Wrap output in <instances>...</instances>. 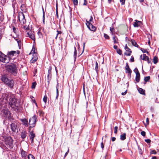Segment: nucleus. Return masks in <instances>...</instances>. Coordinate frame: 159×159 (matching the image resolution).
<instances>
[{
	"mask_svg": "<svg viewBox=\"0 0 159 159\" xmlns=\"http://www.w3.org/2000/svg\"><path fill=\"white\" fill-rule=\"evenodd\" d=\"M150 79V76H146L144 77V84H145L147 82L149 81Z\"/></svg>",
	"mask_w": 159,
	"mask_h": 159,
	"instance_id": "c85d7f7f",
	"label": "nucleus"
},
{
	"mask_svg": "<svg viewBox=\"0 0 159 159\" xmlns=\"http://www.w3.org/2000/svg\"><path fill=\"white\" fill-rule=\"evenodd\" d=\"M37 72V69L36 68H35L34 69L33 72L35 75Z\"/></svg>",
	"mask_w": 159,
	"mask_h": 159,
	"instance_id": "6e6d98bb",
	"label": "nucleus"
},
{
	"mask_svg": "<svg viewBox=\"0 0 159 159\" xmlns=\"http://www.w3.org/2000/svg\"><path fill=\"white\" fill-rule=\"evenodd\" d=\"M10 59L9 57L4 55L0 51V61L7 63L9 62Z\"/></svg>",
	"mask_w": 159,
	"mask_h": 159,
	"instance_id": "39448f33",
	"label": "nucleus"
},
{
	"mask_svg": "<svg viewBox=\"0 0 159 159\" xmlns=\"http://www.w3.org/2000/svg\"><path fill=\"white\" fill-rule=\"evenodd\" d=\"M38 34L39 36H42V33L40 31V30H39L38 32Z\"/></svg>",
	"mask_w": 159,
	"mask_h": 159,
	"instance_id": "e2e57ef3",
	"label": "nucleus"
},
{
	"mask_svg": "<svg viewBox=\"0 0 159 159\" xmlns=\"http://www.w3.org/2000/svg\"><path fill=\"white\" fill-rule=\"evenodd\" d=\"M20 120L22 123V124L26 126H28L29 125L28 120L24 118L20 119Z\"/></svg>",
	"mask_w": 159,
	"mask_h": 159,
	"instance_id": "2eb2a0df",
	"label": "nucleus"
},
{
	"mask_svg": "<svg viewBox=\"0 0 159 159\" xmlns=\"http://www.w3.org/2000/svg\"><path fill=\"white\" fill-rule=\"evenodd\" d=\"M126 134L125 133L121 134L120 136V139L121 140H124L126 139Z\"/></svg>",
	"mask_w": 159,
	"mask_h": 159,
	"instance_id": "b1692460",
	"label": "nucleus"
},
{
	"mask_svg": "<svg viewBox=\"0 0 159 159\" xmlns=\"http://www.w3.org/2000/svg\"><path fill=\"white\" fill-rule=\"evenodd\" d=\"M113 42L114 44L118 43V39L116 36H115L113 37Z\"/></svg>",
	"mask_w": 159,
	"mask_h": 159,
	"instance_id": "7c9ffc66",
	"label": "nucleus"
},
{
	"mask_svg": "<svg viewBox=\"0 0 159 159\" xmlns=\"http://www.w3.org/2000/svg\"><path fill=\"white\" fill-rule=\"evenodd\" d=\"M28 159H34V156L31 154H29L28 156Z\"/></svg>",
	"mask_w": 159,
	"mask_h": 159,
	"instance_id": "f704fd0d",
	"label": "nucleus"
},
{
	"mask_svg": "<svg viewBox=\"0 0 159 159\" xmlns=\"http://www.w3.org/2000/svg\"><path fill=\"white\" fill-rule=\"evenodd\" d=\"M37 121V117L35 115L30 118L29 119V124L30 125L29 128H31L34 127L36 125Z\"/></svg>",
	"mask_w": 159,
	"mask_h": 159,
	"instance_id": "423d86ee",
	"label": "nucleus"
},
{
	"mask_svg": "<svg viewBox=\"0 0 159 159\" xmlns=\"http://www.w3.org/2000/svg\"><path fill=\"white\" fill-rule=\"evenodd\" d=\"M12 7L14 10V12L15 10H17L18 8V5L16 1H13L12 2Z\"/></svg>",
	"mask_w": 159,
	"mask_h": 159,
	"instance_id": "dca6fc26",
	"label": "nucleus"
},
{
	"mask_svg": "<svg viewBox=\"0 0 159 159\" xmlns=\"http://www.w3.org/2000/svg\"><path fill=\"white\" fill-rule=\"evenodd\" d=\"M2 30L1 29H0V40L2 38Z\"/></svg>",
	"mask_w": 159,
	"mask_h": 159,
	"instance_id": "4d7b16f0",
	"label": "nucleus"
},
{
	"mask_svg": "<svg viewBox=\"0 0 159 159\" xmlns=\"http://www.w3.org/2000/svg\"><path fill=\"white\" fill-rule=\"evenodd\" d=\"M3 138L4 139L5 144L7 146L11 149L13 147V140L11 137L3 136Z\"/></svg>",
	"mask_w": 159,
	"mask_h": 159,
	"instance_id": "20e7f679",
	"label": "nucleus"
},
{
	"mask_svg": "<svg viewBox=\"0 0 159 159\" xmlns=\"http://www.w3.org/2000/svg\"><path fill=\"white\" fill-rule=\"evenodd\" d=\"M29 137L30 139L31 140V143H33L34 138L35 137V134L34 133L33 131L30 132Z\"/></svg>",
	"mask_w": 159,
	"mask_h": 159,
	"instance_id": "ddd939ff",
	"label": "nucleus"
},
{
	"mask_svg": "<svg viewBox=\"0 0 159 159\" xmlns=\"http://www.w3.org/2000/svg\"><path fill=\"white\" fill-rule=\"evenodd\" d=\"M69 148H68L67 151L66 152V153H65V154L64 155V158H65V157H66V156L68 154V153L69 152Z\"/></svg>",
	"mask_w": 159,
	"mask_h": 159,
	"instance_id": "13d9d810",
	"label": "nucleus"
},
{
	"mask_svg": "<svg viewBox=\"0 0 159 159\" xmlns=\"http://www.w3.org/2000/svg\"><path fill=\"white\" fill-rule=\"evenodd\" d=\"M17 125L15 123H12L11 124V129L13 132H15L16 128Z\"/></svg>",
	"mask_w": 159,
	"mask_h": 159,
	"instance_id": "a211bd4d",
	"label": "nucleus"
},
{
	"mask_svg": "<svg viewBox=\"0 0 159 159\" xmlns=\"http://www.w3.org/2000/svg\"><path fill=\"white\" fill-rule=\"evenodd\" d=\"M126 52H125L124 54L126 56H130L131 53L132 51L130 50V48L125 50Z\"/></svg>",
	"mask_w": 159,
	"mask_h": 159,
	"instance_id": "4be33fe9",
	"label": "nucleus"
},
{
	"mask_svg": "<svg viewBox=\"0 0 159 159\" xmlns=\"http://www.w3.org/2000/svg\"><path fill=\"white\" fill-rule=\"evenodd\" d=\"M6 71L14 76L16 75L17 69L16 66L14 64L8 65L5 66Z\"/></svg>",
	"mask_w": 159,
	"mask_h": 159,
	"instance_id": "7ed1b4c3",
	"label": "nucleus"
},
{
	"mask_svg": "<svg viewBox=\"0 0 159 159\" xmlns=\"http://www.w3.org/2000/svg\"><path fill=\"white\" fill-rule=\"evenodd\" d=\"M51 75H52L51 74H48V76H47L48 79H50L51 78Z\"/></svg>",
	"mask_w": 159,
	"mask_h": 159,
	"instance_id": "0e129e2a",
	"label": "nucleus"
},
{
	"mask_svg": "<svg viewBox=\"0 0 159 159\" xmlns=\"http://www.w3.org/2000/svg\"><path fill=\"white\" fill-rule=\"evenodd\" d=\"M37 55V54H35V55H34V57L32 58V59L30 60L31 63H34L37 61L38 59V57Z\"/></svg>",
	"mask_w": 159,
	"mask_h": 159,
	"instance_id": "412c9836",
	"label": "nucleus"
},
{
	"mask_svg": "<svg viewBox=\"0 0 159 159\" xmlns=\"http://www.w3.org/2000/svg\"><path fill=\"white\" fill-rule=\"evenodd\" d=\"M93 20V18L92 16H91L90 17V18L89 21H87V20H86V21L87 22H89L90 23V22H91V21H92Z\"/></svg>",
	"mask_w": 159,
	"mask_h": 159,
	"instance_id": "052dcab7",
	"label": "nucleus"
},
{
	"mask_svg": "<svg viewBox=\"0 0 159 159\" xmlns=\"http://www.w3.org/2000/svg\"><path fill=\"white\" fill-rule=\"evenodd\" d=\"M2 113L5 117H7L8 114L10 113V112L7 109L5 108L2 110Z\"/></svg>",
	"mask_w": 159,
	"mask_h": 159,
	"instance_id": "4468645a",
	"label": "nucleus"
},
{
	"mask_svg": "<svg viewBox=\"0 0 159 159\" xmlns=\"http://www.w3.org/2000/svg\"><path fill=\"white\" fill-rule=\"evenodd\" d=\"M27 34L28 35V37L30 38L35 42V39L34 35V32L33 31L29 30L28 32H27Z\"/></svg>",
	"mask_w": 159,
	"mask_h": 159,
	"instance_id": "6e6552de",
	"label": "nucleus"
},
{
	"mask_svg": "<svg viewBox=\"0 0 159 159\" xmlns=\"http://www.w3.org/2000/svg\"><path fill=\"white\" fill-rule=\"evenodd\" d=\"M18 18L21 23L24 24L26 23V20L25 19V16L23 12H19Z\"/></svg>",
	"mask_w": 159,
	"mask_h": 159,
	"instance_id": "0eeeda50",
	"label": "nucleus"
},
{
	"mask_svg": "<svg viewBox=\"0 0 159 159\" xmlns=\"http://www.w3.org/2000/svg\"><path fill=\"white\" fill-rule=\"evenodd\" d=\"M145 141L146 143H150L151 142V140L149 139H146L145 140Z\"/></svg>",
	"mask_w": 159,
	"mask_h": 159,
	"instance_id": "bf43d9fd",
	"label": "nucleus"
},
{
	"mask_svg": "<svg viewBox=\"0 0 159 159\" xmlns=\"http://www.w3.org/2000/svg\"><path fill=\"white\" fill-rule=\"evenodd\" d=\"M21 154L22 157L25 159H26L27 157V152L23 150V149H22L21 151Z\"/></svg>",
	"mask_w": 159,
	"mask_h": 159,
	"instance_id": "6ab92c4d",
	"label": "nucleus"
},
{
	"mask_svg": "<svg viewBox=\"0 0 159 159\" xmlns=\"http://www.w3.org/2000/svg\"><path fill=\"white\" fill-rule=\"evenodd\" d=\"M150 153L151 154H156L157 152L155 150H153Z\"/></svg>",
	"mask_w": 159,
	"mask_h": 159,
	"instance_id": "3c124183",
	"label": "nucleus"
},
{
	"mask_svg": "<svg viewBox=\"0 0 159 159\" xmlns=\"http://www.w3.org/2000/svg\"><path fill=\"white\" fill-rule=\"evenodd\" d=\"M117 53L120 55H121L122 53V51L120 49H118L116 50Z\"/></svg>",
	"mask_w": 159,
	"mask_h": 159,
	"instance_id": "79ce46f5",
	"label": "nucleus"
},
{
	"mask_svg": "<svg viewBox=\"0 0 159 159\" xmlns=\"http://www.w3.org/2000/svg\"><path fill=\"white\" fill-rule=\"evenodd\" d=\"M74 5L77 6L78 4V1L77 0H72Z\"/></svg>",
	"mask_w": 159,
	"mask_h": 159,
	"instance_id": "a18cd8bd",
	"label": "nucleus"
},
{
	"mask_svg": "<svg viewBox=\"0 0 159 159\" xmlns=\"http://www.w3.org/2000/svg\"><path fill=\"white\" fill-rule=\"evenodd\" d=\"M27 134L28 133L26 130H22L21 132L20 133V135L21 138H22V139H24L26 138V137L27 136Z\"/></svg>",
	"mask_w": 159,
	"mask_h": 159,
	"instance_id": "f8f14e48",
	"label": "nucleus"
},
{
	"mask_svg": "<svg viewBox=\"0 0 159 159\" xmlns=\"http://www.w3.org/2000/svg\"><path fill=\"white\" fill-rule=\"evenodd\" d=\"M101 148H102V149L103 150L104 147V146L103 142L101 143Z\"/></svg>",
	"mask_w": 159,
	"mask_h": 159,
	"instance_id": "680f3d73",
	"label": "nucleus"
},
{
	"mask_svg": "<svg viewBox=\"0 0 159 159\" xmlns=\"http://www.w3.org/2000/svg\"><path fill=\"white\" fill-rule=\"evenodd\" d=\"M110 30L112 34H113V33L114 32V29L113 26H112L111 27H110Z\"/></svg>",
	"mask_w": 159,
	"mask_h": 159,
	"instance_id": "c9c22d12",
	"label": "nucleus"
},
{
	"mask_svg": "<svg viewBox=\"0 0 159 159\" xmlns=\"http://www.w3.org/2000/svg\"><path fill=\"white\" fill-rule=\"evenodd\" d=\"M2 81L7 87L12 89L14 85V81L12 79H8L6 75H2L1 78Z\"/></svg>",
	"mask_w": 159,
	"mask_h": 159,
	"instance_id": "f03ea898",
	"label": "nucleus"
},
{
	"mask_svg": "<svg viewBox=\"0 0 159 159\" xmlns=\"http://www.w3.org/2000/svg\"><path fill=\"white\" fill-rule=\"evenodd\" d=\"M95 70L97 74H98L99 70V65L97 61L95 62Z\"/></svg>",
	"mask_w": 159,
	"mask_h": 159,
	"instance_id": "5701e85b",
	"label": "nucleus"
},
{
	"mask_svg": "<svg viewBox=\"0 0 159 159\" xmlns=\"http://www.w3.org/2000/svg\"><path fill=\"white\" fill-rule=\"evenodd\" d=\"M121 5H124L125 4V0H120Z\"/></svg>",
	"mask_w": 159,
	"mask_h": 159,
	"instance_id": "603ef678",
	"label": "nucleus"
},
{
	"mask_svg": "<svg viewBox=\"0 0 159 159\" xmlns=\"http://www.w3.org/2000/svg\"><path fill=\"white\" fill-rule=\"evenodd\" d=\"M58 87H59V84H58V83H57L56 86L57 95H56V99L57 100V99L58 97L59 96V91H58Z\"/></svg>",
	"mask_w": 159,
	"mask_h": 159,
	"instance_id": "a878e982",
	"label": "nucleus"
},
{
	"mask_svg": "<svg viewBox=\"0 0 159 159\" xmlns=\"http://www.w3.org/2000/svg\"><path fill=\"white\" fill-rule=\"evenodd\" d=\"M136 76H139V77H140V73L139 71H138V72H137V73H136Z\"/></svg>",
	"mask_w": 159,
	"mask_h": 159,
	"instance_id": "338daca9",
	"label": "nucleus"
},
{
	"mask_svg": "<svg viewBox=\"0 0 159 159\" xmlns=\"http://www.w3.org/2000/svg\"><path fill=\"white\" fill-rule=\"evenodd\" d=\"M131 42L132 43V44L134 46L136 47H138L139 46L137 44V43L135 41L134 39H132L131 40Z\"/></svg>",
	"mask_w": 159,
	"mask_h": 159,
	"instance_id": "bb28decb",
	"label": "nucleus"
},
{
	"mask_svg": "<svg viewBox=\"0 0 159 159\" xmlns=\"http://www.w3.org/2000/svg\"><path fill=\"white\" fill-rule=\"evenodd\" d=\"M138 149L139 153L141 155H142L143 154V152L142 150L141 149V148L139 147V146H138Z\"/></svg>",
	"mask_w": 159,
	"mask_h": 159,
	"instance_id": "ea45409f",
	"label": "nucleus"
},
{
	"mask_svg": "<svg viewBox=\"0 0 159 159\" xmlns=\"http://www.w3.org/2000/svg\"><path fill=\"white\" fill-rule=\"evenodd\" d=\"M31 53H33L34 55H35V54H37L36 53H35V48H33L31 51Z\"/></svg>",
	"mask_w": 159,
	"mask_h": 159,
	"instance_id": "49530a36",
	"label": "nucleus"
},
{
	"mask_svg": "<svg viewBox=\"0 0 159 159\" xmlns=\"http://www.w3.org/2000/svg\"><path fill=\"white\" fill-rule=\"evenodd\" d=\"M138 91L141 94L145 95V90H143L142 89L139 88L138 89Z\"/></svg>",
	"mask_w": 159,
	"mask_h": 159,
	"instance_id": "cd10ccee",
	"label": "nucleus"
},
{
	"mask_svg": "<svg viewBox=\"0 0 159 159\" xmlns=\"http://www.w3.org/2000/svg\"><path fill=\"white\" fill-rule=\"evenodd\" d=\"M135 22L134 24V26L135 27H138L140 25V24L142 22L141 21L138 20H135Z\"/></svg>",
	"mask_w": 159,
	"mask_h": 159,
	"instance_id": "aec40b11",
	"label": "nucleus"
},
{
	"mask_svg": "<svg viewBox=\"0 0 159 159\" xmlns=\"http://www.w3.org/2000/svg\"><path fill=\"white\" fill-rule=\"evenodd\" d=\"M47 98H48L47 96V95H45L44 96V97L43 98V101L45 102V104H46L47 103Z\"/></svg>",
	"mask_w": 159,
	"mask_h": 159,
	"instance_id": "e433bc0d",
	"label": "nucleus"
},
{
	"mask_svg": "<svg viewBox=\"0 0 159 159\" xmlns=\"http://www.w3.org/2000/svg\"><path fill=\"white\" fill-rule=\"evenodd\" d=\"M76 45H75V46H74V49L75 51L74 53V61H75L76 60L77 55V50L76 49Z\"/></svg>",
	"mask_w": 159,
	"mask_h": 159,
	"instance_id": "393cba45",
	"label": "nucleus"
},
{
	"mask_svg": "<svg viewBox=\"0 0 159 159\" xmlns=\"http://www.w3.org/2000/svg\"><path fill=\"white\" fill-rule=\"evenodd\" d=\"M104 36L106 39H109L110 38L109 36L106 34H104Z\"/></svg>",
	"mask_w": 159,
	"mask_h": 159,
	"instance_id": "09e8293b",
	"label": "nucleus"
},
{
	"mask_svg": "<svg viewBox=\"0 0 159 159\" xmlns=\"http://www.w3.org/2000/svg\"><path fill=\"white\" fill-rule=\"evenodd\" d=\"M23 28L26 30H29L30 28L29 27V25L27 26V25H23Z\"/></svg>",
	"mask_w": 159,
	"mask_h": 159,
	"instance_id": "58836bf2",
	"label": "nucleus"
},
{
	"mask_svg": "<svg viewBox=\"0 0 159 159\" xmlns=\"http://www.w3.org/2000/svg\"><path fill=\"white\" fill-rule=\"evenodd\" d=\"M37 83L36 82H34L32 83V86L31 88L32 89H35L36 85Z\"/></svg>",
	"mask_w": 159,
	"mask_h": 159,
	"instance_id": "a19ab883",
	"label": "nucleus"
},
{
	"mask_svg": "<svg viewBox=\"0 0 159 159\" xmlns=\"http://www.w3.org/2000/svg\"><path fill=\"white\" fill-rule=\"evenodd\" d=\"M141 59L143 60L147 61L148 63H150L151 62V61L149 60V58L148 56H147L145 54H143V55H141L140 56Z\"/></svg>",
	"mask_w": 159,
	"mask_h": 159,
	"instance_id": "9d476101",
	"label": "nucleus"
},
{
	"mask_svg": "<svg viewBox=\"0 0 159 159\" xmlns=\"http://www.w3.org/2000/svg\"><path fill=\"white\" fill-rule=\"evenodd\" d=\"M42 11H43V23L44 24L45 23V11L43 9V7H42Z\"/></svg>",
	"mask_w": 159,
	"mask_h": 159,
	"instance_id": "c756f323",
	"label": "nucleus"
},
{
	"mask_svg": "<svg viewBox=\"0 0 159 159\" xmlns=\"http://www.w3.org/2000/svg\"><path fill=\"white\" fill-rule=\"evenodd\" d=\"M86 25L89 29L91 31H95L96 30V28L95 26L93 25L91 23L87 22L86 23Z\"/></svg>",
	"mask_w": 159,
	"mask_h": 159,
	"instance_id": "1a4fd4ad",
	"label": "nucleus"
},
{
	"mask_svg": "<svg viewBox=\"0 0 159 159\" xmlns=\"http://www.w3.org/2000/svg\"><path fill=\"white\" fill-rule=\"evenodd\" d=\"M12 29L13 32H14L16 34H17L18 30V29L17 28H16L14 26H13Z\"/></svg>",
	"mask_w": 159,
	"mask_h": 159,
	"instance_id": "72a5a7b5",
	"label": "nucleus"
},
{
	"mask_svg": "<svg viewBox=\"0 0 159 159\" xmlns=\"http://www.w3.org/2000/svg\"><path fill=\"white\" fill-rule=\"evenodd\" d=\"M134 61V57H133V56H132L131 57V58H130V61L131 62H133Z\"/></svg>",
	"mask_w": 159,
	"mask_h": 159,
	"instance_id": "864d4df0",
	"label": "nucleus"
},
{
	"mask_svg": "<svg viewBox=\"0 0 159 159\" xmlns=\"http://www.w3.org/2000/svg\"><path fill=\"white\" fill-rule=\"evenodd\" d=\"M134 71L136 74V73H137V72L138 71H139L138 69L137 68H135V69L134 70Z\"/></svg>",
	"mask_w": 159,
	"mask_h": 159,
	"instance_id": "774afa93",
	"label": "nucleus"
},
{
	"mask_svg": "<svg viewBox=\"0 0 159 159\" xmlns=\"http://www.w3.org/2000/svg\"><path fill=\"white\" fill-rule=\"evenodd\" d=\"M153 62L154 64H156L158 62V57L157 56H155L153 59Z\"/></svg>",
	"mask_w": 159,
	"mask_h": 159,
	"instance_id": "473e14b6",
	"label": "nucleus"
},
{
	"mask_svg": "<svg viewBox=\"0 0 159 159\" xmlns=\"http://www.w3.org/2000/svg\"><path fill=\"white\" fill-rule=\"evenodd\" d=\"M127 90H126V91L122 93L121 94L122 95H125L126 94V93H127Z\"/></svg>",
	"mask_w": 159,
	"mask_h": 159,
	"instance_id": "69168bd1",
	"label": "nucleus"
},
{
	"mask_svg": "<svg viewBox=\"0 0 159 159\" xmlns=\"http://www.w3.org/2000/svg\"><path fill=\"white\" fill-rule=\"evenodd\" d=\"M140 77L139 76H136L135 80L137 82H139L140 81Z\"/></svg>",
	"mask_w": 159,
	"mask_h": 159,
	"instance_id": "de8ad7c7",
	"label": "nucleus"
},
{
	"mask_svg": "<svg viewBox=\"0 0 159 159\" xmlns=\"http://www.w3.org/2000/svg\"><path fill=\"white\" fill-rule=\"evenodd\" d=\"M16 53V52L15 51H12L9 52L7 53V55L10 56H13Z\"/></svg>",
	"mask_w": 159,
	"mask_h": 159,
	"instance_id": "2f4dec72",
	"label": "nucleus"
},
{
	"mask_svg": "<svg viewBox=\"0 0 159 159\" xmlns=\"http://www.w3.org/2000/svg\"><path fill=\"white\" fill-rule=\"evenodd\" d=\"M125 69L126 70V72L127 73L129 74V75L130 77H131V74L132 73V70L129 68L128 64L127 62L126 63V66L125 67Z\"/></svg>",
	"mask_w": 159,
	"mask_h": 159,
	"instance_id": "9b49d317",
	"label": "nucleus"
},
{
	"mask_svg": "<svg viewBox=\"0 0 159 159\" xmlns=\"http://www.w3.org/2000/svg\"><path fill=\"white\" fill-rule=\"evenodd\" d=\"M57 34L56 37H55V39H57V38L59 34H62V31H58V30H57Z\"/></svg>",
	"mask_w": 159,
	"mask_h": 159,
	"instance_id": "4c0bfd02",
	"label": "nucleus"
},
{
	"mask_svg": "<svg viewBox=\"0 0 159 159\" xmlns=\"http://www.w3.org/2000/svg\"><path fill=\"white\" fill-rule=\"evenodd\" d=\"M140 50L143 52H146L147 53H148V52L147 51V50L143 48H141Z\"/></svg>",
	"mask_w": 159,
	"mask_h": 159,
	"instance_id": "37998d69",
	"label": "nucleus"
},
{
	"mask_svg": "<svg viewBox=\"0 0 159 159\" xmlns=\"http://www.w3.org/2000/svg\"><path fill=\"white\" fill-rule=\"evenodd\" d=\"M118 127L117 126H116L114 128V133L115 134H116L117 133V130H118Z\"/></svg>",
	"mask_w": 159,
	"mask_h": 159,
	"instance_id": "8fccbe9b",
	"label": "nucleus"
},
{
	"mask_svg": "<svg viewBox=\"0 0 159 159\" xmlns=\"http://www.w3.org/2000/svg\"><path fill=\"white\" fill-rule=\"evenodd\" d=\"M20 9L22 11V12H23V13H26L27 11L26 6L24 4H23L21 5Z\"/></svg>",
	"mask_w": 159,
	"mask_h": 159,
	"instance_id": "f3484780",
	"label": "nucleus"
},
{
	"mask_svg": "<svg viewBox=\"0 0 159 159\" xmlns=\"http://www.w3.org/2000/svg\"><path fill=\"white\" fill-rule=\"evenodd\" d=\"M52 72V67L51 66H50L49 67L48 71V74H51Z\"/></svg>",
	"mask_w": 159,
	"mask_h": 159,
	"instance_id": "c03bdc74",
	"label": "nucleus"
},
{
	"mask_svg": "<svg viewBox=\"0 0 159 159\" xmlns=\"http://www.w3.org/2000/svg\"><path fill=\"white\" fill-rule=\"evenodd\" d=\"M2 98L6 101L5 102L8 103L13 110L18 112L21 111L22 107L13 94L11 93H3L2 95Z\"/></svg>",
	"mask_w": 159,
	"mask_h": 159,
	"instance_id": "f257e3e1",
	"label": "nucleus"
},
{
	"mask_svg": "<svg viewBox=\"0 0 159 159\" xmlns=\"http://www.w3.org/2000/svg\"><path fill=\"white\" fill-rule=\"evenodd\" d=\"M141 134L143 136H144L146 135V133L144 131H142L141 133Z\"/></svg>",
	"mask_w": 159,
	"mask_h": 159,
	"instance_id": "5fc2aeb1",
	"label": "nucleus"
}]
</instances>
